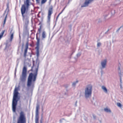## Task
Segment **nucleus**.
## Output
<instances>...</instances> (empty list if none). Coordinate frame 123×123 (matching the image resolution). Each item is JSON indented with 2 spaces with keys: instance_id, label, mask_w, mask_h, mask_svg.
<instances>
[{
  "instance_id": "9b49d317",
  "label": "nucleus",
  "mask_w": 123,
  "mask_h": 123,
  "mask_svg": "<svg viewBox=\"0 0 123 123\" xmlns=\"http://www.w3.org/2000/svg\"><path fill=\"white\" fill-rule=\"evenodd\" d=\"M7 8H6L5 11V12L4 14V15H5V14H6V16H5V18L4 19V20L3 22V25H4L5 23L6 22V18L7 17V14L8 13V12L9 11V6L8 5H7Z\"/></svg>"
},
{
  "instance_id": "1a4fd4ad",
  "label": "nucleus",
  "mask_w": 123,
  "mask_h": 123,
  "mask_svg": "<svg viewBox=\"0 0 123 123\" xmlns=\"http://www.w3.org/2000/svg\"><path fill=\"white\" fill-rule=\"evenodd\" d=\"M93 0H86L84 3L81 6V7H86L88 6V5L91 3Z\"/></svg>"
},
{
  "instance_id": "c85d7f7f",
  "label": "nucleus",
  "mask_w": 123,
  "mask_h": 123,
  "mask_svg": "<svg viewBox=\"0 0 123 123\" xmlns=\"http://www.w3.org/2000/svg\"><path fill=\"white\" fill-rule=\"evenodd\" d=\"M77 101H76L75 102V105L76 106H77Z\"/></svg>"
},
{
  "instance_id": "cd10ccee",
  "label": "nucleus",
  "mask_w": 123,
  "mask_h": 123,
  "mask_svg": "<svg viewBox=\"0 0 123 123\" xmlns=\"http://www.w3.org/2000/svg\"><path fill=\"white\" fill-rule=\"evenodd\" d=\"M81 55V54L80 53H79L77 54L76 55L77 57H79L80 55Z\"/></svg>"
},
{
  "instance_id": "6e6552de",
  "label": "nucleus",
  "mask_w": 123,
  "mask_h": 123,
  "mask_svg": "<svg viewBox=\"0 0 123 123\" xmlns=\"http://www.w3.org/2000/svg\"><path fill=\"white\" fill-rule=\"evenodd\" d=\"M39 105L38 104L36 106V111L35 118V123H38V119L39 118L38 110L39 108Z\"/></svg>"
},
{
  "instance_id": "20e7f679",
  "label": "nucleus",
  "mask_w": 123,
  "mask_h": 123,
  "mask_svg": "<svg viewBox=\"0 0 123 123\" xmlns=\"http://www.w3.org/2000/svg\"><path fill=\"white\" fill-rule=\"evenodd\" d=\"M92 86L91 84L86 85L84 89V96L85 98L87 99L91 97L92 96Z\"/></svg>"
},
{
  "instance_id": "dca6fc26",
  "label": "nucleus",
  "mask_w": 123,
  "mask_h": 123,
  "mask_svg": "<svg viewBox=\"0 0 123 123\" xmlns=\"http://www.w3.org/2000/svg\"><path fill=\"white\" fill-rule=\"evenodd\" d=\"M104 111L107 112L111 113V111L110 109L106 108H104Z\"/></svg>"
},
{
  "instance_id": "2eb2a0df",
  "label": "nucleus",
  "mask_w": 123,
  "mask_h": 123,
  "mask_svg": "<svg viewBox=\"0 0 123 123\" xmlns=\"http://www.w3.org/2000/svg\"><path fill=\"white\" fill-rule=\"evenodd\" d=\"M12 31L11 30L10 32V33H11V35L10 37V41H12L13 37L14 32H12Z\"/></svg>"
},
{
  "instance_id": "e433bc0d",
  "label": "nucleus",
  "mask_w": 123,
  "mask_h": 123,
  "mask_svg": "<svg viewBox=\"0 0 123 123\" xmlns=\"http://www.w3.org/2000/svg\"><path fill=\"white\" fill-rule=\"evenodd\" d=\"M42 15H43V12L42 13Z\"/></svg>"
},
{
  "instance_id": "f704fd0d",
  "label": "nucleus",
  "mask_w": 123,
  "mask_h": 123,
  "mask_svg": "<svg viewBox=\"0 0 123 123\" xmlns=\"http://www.w3.org/2000/svg\"><path fill=\"white\" fill-rule=\"evenodd\" d=\"M40 122H41V123H42V120H41L40 121Z\"/></svg>"
},
{
  "instance_id": "58836bf2",
  "label": "nucleus",
  "mask_w": 123,
  "mask_h": 123,
  "mask_svg": "<svg viewBox=\"0 0 123 123\" xmlns=\"http://www.w3.org/2000/svg\"><path fill=\"white\" fill-rule=\"evenodd\" d=\"M69 0L70 1V0Z\"/></svg>"
},
{
  "instance_id": "72a5a7b5",
  "label": "nucleus",
  "mask_w": 123,
  "mask_h": 123,
  "mask_svg": "<svg viewBox=\"0 0 123 123\" xmlns=\"http://www.w3.org/2000/svg\"><path fill=\"white\" fill-rule=\"evenodd\" d=\"M120 79L121 84H122L121 78H120Z\"/></svg>"
},
{
  "instance_id": "4c0bfd02",
  "label": "nucleus",
  "mask_w": 123,
  "mask_h": 123,
  "mask_svg": "<svg viewBox=\"0 0 123 123\" xmlns=\"http://www.w3.org/2000/svg\"><path fill=\"white\" fill-rule=\"evenodd\" d=\"M16 69H15V72L16 71Z\"/></svg>"
},
{
  "instance_id": "f8f14e48",
  "label": "nucleus",
  "mask_w": 123,
  "mask_h": 123,
  "mask_svg": "<svg viewBox=\"0 0 123 123\" xmlns=\"http://www.w3.org/2000/svg\"><path fill=\"white\" fill-rule=\"evenodd\" d=\"M29 44V39H27V41L26 42L25 49V50L24 53V56L25 57L26 53L27 52V49L28 48V46Z\"/></svg>"
},
{
  "instance_id": "bb28decb",
  "label": "nucleus",
  "mask_w": 123,
  "mask_h": 123,
  "mask_svg": "<svg viewBox=\"0 0 123 123\" xmlns=\"http://www.w3.org/2000/svg\"><path fill=\"white\" fill-rule=\"evenodd\" d=\"M41 26H40V28L38 29V31H39V33H40L41 32Z\"/></svg>"
},
{
  "instance_id": "7c9ffc66",
  "label": "nucleus",
  "mask_w": 123,
  "mask_h": 123,
  "mask_svg": "<svg viewBox=\"0 0 123 123\" xmlns=\"http://www.w3.org/2000/svg\"><path fill=\"white\" fill-rule=\"evenodd\" d=\"M121 27H120V28H118V29L117 30V31H119L120 29V28Z\"/></svg>"
},
{
  "instance_id": "2f4dec72",
  "label": "nucleus",
  "mask_w": 123,
  "mask_h": 123,
  "mask_svg": "<svg viewBox=\"0 0 123 123\" xmlns=\"http://www.w3.org/2000/svg\"><path fill=\"white\" fill-rule=\"evenodd\" d=\"M36 1L37 2V3H39V0H36Z\"/></svg>"
},
{
  "instance_id": "4468645a",
  "label": "nucleus",
  "mask_w": 123,
  "mask_h": 123,
  "mask_svg": "<svg viewBox=\"0 0 123 123\" xmlns=\"http://www.w3.org/2000/svg\"><path fill=\"white\" fill-rule=\"evenodd\" d=\"M78 81L76 80L73 82L72 84V86L73 87H75L76 84L78 83Z\"/></svg>"
},
{
  "instance_id": "0eeeda50",
  "label": "nucleus",
  "mask_w": 123,
  "mask_h": 123,
  "mask_svg": "<svg viewBox=\"0 0 123 123\" xmlns=\"http://www.w3.org/2000/svg\"><path fill=\"white\" fill-rule=\"evenodd\" d=\"M53 7L52 6H51L49 8L48 10V15L47 16L48 20L47 22L49 24L50 21V18L51 14L53 12Z\"/></svg>"
},
{
  "instance_id": "ddd939ff",
  "label": "nucleus",
  "mask_w": 123,
  "mask_h": 123,
  "mask_svg": "<svg viewBox=\"0 0 123 123\" xmlns=\"http://www.w3.org/2000/svg\"><path fill=\"white\" fill-rule=\"evenodd\" d=\"M46 32L45 31H43L42 33V39L43 40L44 38H46Z\"/></svg>"
},
{
  "instance_id": "f3484780",
  "label": "nucleus",
  "mask_w": 123,
  "mask_h": 123,
  "mask_svg": "<svg viewBox=\"0 0 123 123\" xmlns=\"http://www.w3.org/2000/svg\"><path fill=\"white\" fill-rule=\"evenodd\" d=\"M102 88L103 90V91L105 93H107V90L106 88L104 86H102Z\"/></svg>"
},
{
  "instance_id": "f03ea898",
  "label": "nucleus",
  "mask_w": 123,
  "mask_h": 123,
  "mask_svg": "<svg viewBox=\"0 0 123 123\" xmlns=\"http://www.w3.org/2000/svg\"><path fill=\"white\" fill-rule=\"evenodd\" d=\"M29 0H26L24 2V4L22 5L21 8V10L22 16L23 17V21L25 23L28 22L29 18V14L26 12V8L25 6L27 8H28L29 5Z\"/></svg>"
},
{
  "instance_id": "b1692460",
  "label": "nucleus",
  "mask_w": 123,
  "mask_h": 123,
  "mask_svg": "<svg viewBox=\"0 0 123 123\" xmlns=\"http://www.w3.org/2000/svg\"><path fill=\"white\" fill-rule=\"evenodd\" d=\"M119 75L120 77V78H121L122 75V74L121 73V71L119 72Z\"/></svg>"
},
{
  "instance_id": "412c9836",
  "label": "nucleus",
  "mask_w": 123,
  "mask_h": 123,
  "mask_svg": "<svg viewBox=\"0 0 123 123\" xmlns=\"http://www.w3.org/2000/svg\"><path fill=\"white\" fill-rule=\"evenodd\" d=\"M117 106L121 108L122 106V105L120 103H117Z\"/></svg>"
},
{
  "instance_id": "423d86ee",
  "label": "nucleus",
  "mask_w": 123,
  "mask_h": 123,
  "mask_svg": "<svg viewBox=\"0 0 123 123\" xmlns=\"http://www.w3.org/2000/svg\"><path fill=\"white\" fill-rule=\"evenodd\" d=\"M27 68L25 66L23 68L22 75L20 77V80L22 82H24L26 80V76Z\"/></svg>"
},
{
  "instance_id": "c756f323",
  "label": "nucleus",
  "mask_w": 123,
  "mask_h": 123,
  "mask_svg": "<svg viewBox=\"0 0 123 123\" xmlns=\"http://www.w3.org/2000/svg\"><path fill=\"white\" fill-rule=\"evenodd\" d=\"M40 12H39V13H38V15H37V16H38V17H39V18H40V16H39V13H40Z\"/></svg>"
},
{
  "instance_id": "393cba45",
  "label": "nucleus",
  "mask_w": 123,
  "mask_h": 123,
  "mask_svg": "<svg viewBox=\"0 0 123 123\" xmlns=\"http://www.w3.org/2000/svg\"><path fill=\"white\" fill-rule=\"evenodd\" d=\"M101 45V43H98L97 44V46L99 47Z\"/></svg>"
},
{
  "instance_id": "473e14b6",
  "label": "nucleus",
  "mask_w": 123,
  "mask_h": 123,
  "mask_svg": "<svg viewBox=\"0 0 123 123\" xmlns=\"http://www.w3.org/2000/svg\"><path fill=\"white\" fill-rule=\"evenodd\" d=\"M120 88L121 89H122V84H120Z\"/></svg>"
},
{
  "instance_id": "7ed1b4c3",
  "label": "nucleus",
  "mask_w": 123,
  "mask_h": 123,
  "mask_svg": "<svg viewBox=\"0 0 123 123\" xmlns=\"http://www.w3.org/2000/svg\"><path fill=\"white\" fill-rule=\"evenodd\" d=\"M18 88H16L15 89L14 95L13 97L12 108L13 112H16V106L17 104V102L18 101Z\"/></svg>"
},
{
  "instance_id": "4be33fe9",
  "label": "nucleus",
  "mask_w": 123,
  "mask_h": 123,
  "mask_svg": "<svg viewBox=\"0 0 123 123\" xmlns=\"http://www.w3.org/2000/svg\"><path fill=\"white\" fill-rule=\"evenodd\" d=\"M65 7L62 10V12H60V13H59V14L57 16L56 18V20H57V19L59 17L60 15L62 12L63 11H64V9H65Z\"/></svg>"
},
{
  "instance_id": "aec40b11",
  "label": "nucleus",
  "mask_w": 123,
  "mask_h": 123,
  "mask_svg": "<svg viewBox=\"0 0 123 123\" xmlns=\"http://www.w3.org/2000/svg\"><path fill=\"white\" fill-rule=\"evenodd\" d=\"M92 103L95 105H98V101L96 100H94L92 101Z\"/></svg>"
},
{
  "instance_id": "f257e3e1",
  "label": "nucleus",
  "mask_w": 123,
  "mask_h": 123,
  "mask_svg": "<svg viewBox=\"0 0 123 123\" xmlns=\"http://www.w3.org/2000/svg\"><path fill=\"white\" fill-rule=\"evenodd\" d=\"M37 33L36 35V39L37 42L36 43L37 47L36 48V55L37 58L36 60V62L35 63L34 61L33 62V66L32 67V69L33 68H34L35 69V72L33 74L32 73H30L28 76L27 85L28 87H29L31 86H34L35 82L36 80L37 76V74L39 64V61L38 59L39 55V46L40 43V39L39 37H37Z\"/></svg>"
},
{
  "instance_id": "6ab92c4d",
  "label": "nucleus",
  "mask_w": 123,
  "mask_h": 123,
  "mask_svg": "<svg viewBox=\"0 0 123 123\" xmlns=\"http://www.w3.org/2000/svg\"><path fill=\"white\" fill-rule=\"evenodd\" d=\"M120 0H117L115 2V3L114 4V5H117L120 4Z\"/></svg>"
},
{
  "instance_id": "5701e85b",
  "label": "nucleus",
  "mask_w": 123,
  "mask_h": 123,
  "mask_svg": "<svg viewBox=\"0 0 123 123\" xmlns=\"http://www.w3.org/2000/svg\"><path fill=\"white\" fill-rule=\"evenodd\" d=\"M47 0H42L41 2V4H44L46 1Z\"/></svg>"
},
{
  "instance_id": "a878e982",
  "label": "nucleus",
  "mask_w": 123,
  "mask_h": 123,
  "mask_svg": "<svg viewBox=\"0 0 123 123\" xmlns=\"http://www.w3.org/2000/svg\"><path fill=\"white\" fill-rule=\"evenodd\" d=\"M121 65V64H120L119 63V65H118V70L119 71H120L119 72H120V66Z\"/></svg>"
},
{
  "instance_id": "a211bd4d",
  "label": "nucleus",
  "mask_w": 123,
  "mask_h": 123,
  "mask_svg": "<svg viewBox=\"0 0 123 123\" xmlns=\"http://www.w3.org/2000/svg\"><path fill=\"white\" fill-rule=\"evenodd\" d=\"M109 14V13L108 12L105 13L103 15L104 18L105 19H106Z\"/></svg>"
},
{
  "instance_id": "9d476101",
  "label": "nucleus",
  "mask_w": 123,
  "mask_h": 123,
  "mask_svg": "<svg viewBox=\"0 0 123 123\" xmlns=\"http://www.w3.org/2000/svg\"><path fill=\"white\" fill-rule=\"evenodd\" d=\"M107 61L106 59H104L101 62V69H103L105 68L107 64Z\"/></svg>"
},
{
  "instance_id": "c9c22d12",
  "label": "nucleus",
  "mask_w": 123,
  "mask_h": 123,
  "mask_svg": "<svg viewBox=\"0 0 123 123\" xmlns=\"http://www.w3.org/2000/svg\"><path fill=\"white\" fill-rule=\"evenodd\" d=\"M93 117H94V119H95V118H96L95 117V116H93Z\"/></svg>"
},
{
  "instance_id": "39448f33",
  "label": "nucleus",
  "mask_w": 123,
  "mask_h": 123,
  "mask_svg": "<svg viewBox=\"0 0 123 123\" xmlns=\"http://www.w3.org/2000/svg\"><path fill=\"white\" fill-rule=\"evenodd\" d=\"M26 118L25 114L22 111L19 113V116L18 119L17 123H26Z\"/></svg>"
}]
</instances>
